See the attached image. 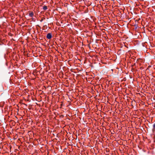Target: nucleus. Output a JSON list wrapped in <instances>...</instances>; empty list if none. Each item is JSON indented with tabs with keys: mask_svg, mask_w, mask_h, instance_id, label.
I'll list each match as a JSON object with an SVG mask.
<instances>
[{
	"mask_svg": "<svg viewBox=\"0 0 155 155\" xmlns=\"http://www.w3.org/2000/svg\"><path fill=\"white\" fill-rule=\"evenodd\" d=\"M4 102H1V107H2V106L4 105Z\"/></svg>",
	"mask_w": 155,
	"mask_h": 155,
	"instance_id": "7",
	"label": "nucleus"
},
{
	"mask_svg": "<svg viewBox=\"0 0 155 155\" xmlns=\"http://www.w3.org/2000/svg\"><path fill=\"white\" fill-rule=\"evenodd\" d=\"M108 84H112V82L111 81H109L108 82Z\"/></svg>",
	"mask_w": 155,
	"mask_h": 155,
	"instance_id": "9",
	"label": "nucleus"
},
{
	"mask_svg": "<svg viewBox=\"0 0 155 155\" xmlns=\"http://www.w3.org/2000/svg\"><path fill=\"white\" fill-rule=\"evenodd\" d=\"M87 81V78H85Z\"/></svg>",
	"mask_w": 155,
	"mask_h": 155,
	"instance_id": "13",
	"label": "nucleus"
},
{
	"mask_svg": "<svg viewBox=\"0 0 155 155\" xmlns=\"http://www.w3.org/2000/svg\"><path fill=\"white\" fill-rule=\"evenodd\" d=\"M144 80H145L146 81L147 80V79L148 80V79H147V78H144Z\"/></svg>",
	"mask_w": 155,
	"mask_h": 155,
	"instance_id": "11",
	"label": "nucleus"
},
{
	"mask_svg": "<svg viewBox=\"0 0 155 155\" xmlns=\"http://www.w3.org/2000/svg\"><path fill=\"white\" fill-rule=\"evenodd\" d=\"M34 14L33 12H32L31 13H29V16L31 17H32L34 15Z\"/></svg>",
	"mask_w": 155,
	"mask_h": 155,
	"instance_id": "5",
	"label": "nucleus"
},
{
	"mask_svg": "<svg viewBox=\"0 0 155 155\" xmlns=\"http://www.w3.org/2000/svg\"><path fill=\"white\" fill-rule=\"evenodd\" d=\"M2 131L4 133V131H5V130L3 127H1V132Z\"/></svg>",
	"mask_w": 155,
	"mask_h": 155,
	"instance_id": "4",
	"label": "nucleus"
},
{
	"mask_svg": "<svg viewBox=\"0 0 155 155\" xmlns=\"http://www.w3.org/2000/svg\"><path fill=\"white\" fill-rule=\"evenodd\" d=\"M10 83H11V82H12V83H13V81H12V79H10Z\"/></svg>",
	"mask_w": 155,
	"mask_h": 155,
	"instance_id": "10",
	"label": "nucleus"
},
{
	"mask_svg": "<svg viewBox=\"0 0 155 155\" xmlns=\"http://www.w3.org/2000/svg\"><path fill=\"white\" fill-rule=\"evenodd\" d=\"M134 67H136V64L135 63L133 65H132V68H133Z\"/></svg>",
	"mask_w": 155,
	"mask_h": 155,
	"instance_id": "8",
	"label": "nucleus"
},
{
	"mask_svg": "<svg viewBox=\"0 0 155 155\" xmlns=\"http://www.w3.org/2000/svg\"><path fill=\"white\" fill-rule=\"evenodd\" d=\"M2 143H1V146H2Z\"/></svg>",
	"mask_w": 155,
	"mask_h": 155,
	"instance_id": "12",
	"label": "nucleus"
},
{
	"mask_svg": "<svg viewBox=\"0 0 155 155\" xmlns=\"http://www.w3.org/2000/svg\"><path fill=\"white\" fill-rule=\"evenodd\" d=\"M153 127L152 131L154 133L155 132V123L153 124Z\"/></svg>",
	"mask_w": 155,
	"mask_h": 155,
	"instance_id": "3",
	"label": "nucleus"
},
{
	"mask_svg": "<svg viewBox=\"0 0 155 155\" xmlns=\"http://www.w3.org/2000/svg\"><path fill=\"white\" fill-rule=\"evenodd\" d=\"M52 38V35L50 33H48L47 34V38L48 39H50Z\"/></svg>",
	"mask_w": 155,
	"mask_h": 155,
	"instance_id": "1",
	"label": "nucleus"
},
{
	"mask_svg": "<svg viewBox=\"0 0 155 155\" xmlns=\"http://www.w3.org/2000/svg\"><path fill=\"white\" fill-rule=\"evenodd\" d=\"M143 60L141 59H138L137 60V62L140 65V62H142Z\"/></svg>",
	"mask_w": 155,
	"mask_h": 155,
	"instance_id": "2",
	"label": "nucleus"
},
{
	"mask_svg": "<svg viewBox=\"0 0 155 155\" xmlns=\"http://www.w3.org/2000/svg\"><path fill=\"white\" fill-rule=\"evenodd\" d=\"M47 7L46 6L44 5L43 8V9L44 10H46L47 9Z\"/></svg>",
	"mask_w": 155,
	"mask_h": 155,
	"instance_id": "6",
	"label": "nucleus"
}]
</instances>
